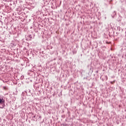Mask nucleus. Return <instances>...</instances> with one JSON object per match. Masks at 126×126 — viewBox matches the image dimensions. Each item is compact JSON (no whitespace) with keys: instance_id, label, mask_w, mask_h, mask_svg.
<instances>
[{"instance_id":"nucleus-1","label":"nucleus","mask_w":126,"mask_h":126,"mask_svg":"<svg viewBox=\"0 0 126 126\" xmlns=\"http://www.w3.org/2000/svg\"><path fill=\"white\" fill-rule=\"evenodd\" d=\"M4 103H5L4 99L0 97V105H2V107H0L1 109H3V108H4Z\"/></svg>"},{"instance_id":"nucleus-2","label":"nucleus","mask_w":126,"mask_h":126,"mask_svg":"<svg viewBox=\"0 0 126 126\" xmlns=\"http://www.w3.org/2000/svg\"><path fill=\"white\" fill-rule=\"evenodd\" d=\"M90 72H93V67L90 66Z\"/></svg>"},{"instance_id":"nucleus-3","label":"nucleus","mask_w":126,"mask_h":126,"mask_svg":"<svg viewBox=\"0 0 126 126\" xmlns=\"http://www.w3.org/2000/svg\"><path fill=\"white\" fill-rule=\"evenodd\" d=\"M28 37H29L30 41H31V40H32V35L31 34L28 36Z\"/></svg>"},{"instance_id":"nucleus-4","label":"nucleus","mask_w":126,"mask_h":126,"mask_svg":"<svg viewBox=\"0 0 126 126\" xmlns=\"http://www.w3.org/2000/svg\"><path fill=\"white\" fill-rule=\"evenodd\" d=\"M115 15H116V11H114L113 12V14L112 15V17L114 18V16H115Z\"/></svg>"},{"instance_id":"nucleus-5","label":"nucleus","mask_w":126,"mask_h":126,"mask_svg":"<svg viewBox=\"0 0 126 126\" xmlns=\"http://www.w3.org/2000/svg\"><path fill=\"white\" fill-rule=\"evenodd\" d=\"M3 89L4 90H7V88H6V87H5V86H3Z\"/></svg>"},{"instance_id":"nucleus-6","label":"nucleus","mask_w":126,"mask_h":126,"mask_svg":"<svg viewBox=\"0 0 126 126\" xmlns=\"http://www.w3.org/2000/svg\"><path fill=\"white\" fill-rule=\"evenodd\" d=\"M84 79H86V80H88L89 81V80H90V79H88V77H84Z\"/></svg>"},{"instance_id":"nucleus-7","label":"nucleus","mask_w":126,"mask_h":126,"mask_svg":"<svg viewBox=\"0 0 126 126\" xmlns=\"http://www.w3.org/2000/svg\"><path fill=\"white\" fill-rule=\"evenodd\" d=\"M62 125L63 126H67V125L65 124V123L62 124Z\"/></svg>"},{"instance_id":"nucleus-8","label":"nucleus","mask_w":126,"mask_h":126,"mask_svg":"<svg viewBox=\"0 0 126 126\" xmlns=\"http://www.w3.org/2000/svg\"><path fill=\"white\" fill-rule=\"evenodd\" d=\"M25 94H26V92H23L22 95H23V96H24Z\"/></svg>"},{"instance_id":"nucleus-9","label":"nucleus","mask_w":126,"mask_h":126,"mask_svg":"<svg viewBox=\"0 0 126 126\" xmlns=\"http://www.w3.org/2000/svg\"><path fill=\"white\" fill-rule=\"evenodd\" d=\"M115 82V81L113 82H110L111 84H114V83Z\"/></svg>"},{"instance_id":"nucleus-10","label":"nucleus","mask_w":126,"mask_h":126,"mask_svg":"<svg viewBox=\"0 0 126 126\" xmlns=\"http://www.w3.org/2000/svg\"><path fill=\"white\" fill-rule=\"evenodd\" d=\"M23 78H24V76H22L21 77V79H23Z\"/></svg>"},{"instance_id":"nucleus-11","label":"nucleus","mask_w":126,"mask_h":126,"mask_svg":"<svg viewBox=\"0 0 126 126\" xmlns=\"http://www.w3.org/2000/svg\"><path fill=\"white\" fill-rule=\"evenodd\" d=\"M105 77H106V80H108V76H106Z\"/></svg>"},{"instance_id":"nucleus-12","label":"nucleus","mask_w":126,"mask_h":126,"mask_svg":"<svg viewBox=\"0 0 126 126\" xmlns=\"http://www.w3.org/2000/svg\"><path fill=\"white\" fill-rule=\"evenodd\" d=\"M33 118H36V115H34V116H33Z\"/></svg>"},{"instance_id":"nucleus-13","label":"nucleus","mask_w":126,"mask_h":126,"mask_svg":"<svg viewBox=\"0 0 126 126\" xmlns=\"http://www.w3.org/2000/svg\"><path fill=\"white\" fill-rule=\"evenodd\" d=\"M98 72H99V71L97 70V71H96V73H98Z\"/></svg>"}]
</instances>
